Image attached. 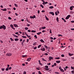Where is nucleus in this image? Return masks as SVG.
Here are the masks:
<instances>
[{"instance_id":"nucleus-44","label":"nucleus","mask_w":74,"mask_h":74,"mask_svg":"<svg viewBox=\"0 0 74 74\" xmlns=\"http://www.w3.org/2000/svg\"><path fill=\"white\" fill-rule=\"evenodd\" d=\"M61 57H64V55L63 54H62L61 55Z\"/></svg>"},{"instance_id":"nucleus-12","label":"nucleus","mask_w":74,"mask_h":74,"mask_svg":"<svg viewBox=\"0 0 74 74\" xmlns=\"http://www.w3.org/2000/svg\"><path fill=\"white\" fill-rule=\"evenodd\" d=\"M73 55H74V54H71L70 53H69V56H73Z\"/></svg>"},{"instance_id":"nucleus-42","label":"nucleus","mask_w":74,"mask_h":74,"mask_svg":"<svg viewBox=\"0 0 74 74\" xmlns=\"http://www.w3.org/2000/svg\"><path fill=\"white\" fill-rule=\"evenodd\" d=\"M33 16V19H34V18H36V16L34 15Z\"/></svg>"},{"instance_id":"nucleus-7","label":"nucleus","mask_w":74,"mask_h":74,"mask_svg":"<svg viewBox=\"0 0 74 74\" xmlns=\"http://www.w3.org/2000/svg\"><path fill=\"white\" fill-rule=\"evenodd\" d=\"M53 59V58L51 56H49V60H51Z\"/></svg>"},{"instance_id":"nucleus-29","label":"nucleus","mask_w":74,"mask_h":74,"mask_svg":"<svg viewBox=\"0 0 74 74\" xmlns=\"http://www.w3.org/2000/svg\"><path fill=\"white\" fill-rule=\"evenodd\" d=\"M60 59V57H56L55 58V59Z\"/></svg>"},{"instance_id":"nucleus-51","label":"nucleus","mask_w":74,"mask_h":74,"mask_svg":"<svg viewBox=\"0 0 74 74\" xmlns=\"http://www.w3.org/2000/svg\"><path fill=\"white\" fill-rule=\"evenodd\" d=\"M50 38H51V40H53V38H52V37H50Z\"/></svg>"},{"instance_id":"nucleus-30","label":"nucleus","mask_w":74,"mask_h":74,"mask_svg":"<svg viewBox=\"0 0 74 74\" xmlns=\"http://www.w3.org/2000/svg\"><path fill=\"white\" fill-rule=\"evenodd\" d=\"M46 28V27H42V29H45Z\"/></svg>"},{"instance_id":"nucleus-41","label":"nucleus","mask_w":74,"mask_h":74,"mask_svg":"<svg viewBox=\"0 0 74 74\" xmlns=\"http://www.w3.org/2000/svg\"><path fill=\"white\" fill-rule=\"evenodd\" d=\"M71 69H72V70H73H73H74V67L73 66H71Z\"/></svg>"},{"instance_id":"nucleus-55","label":"nucleus","mask_w":74,"mask_h":74,"mask_svg":"<svg viewBox=\"0 0 74 74\" xmlns=\"http://www.w3.org/2000/svg\"><path fill=\"white\" fill-rule=\"evenodd\" d=\"M27 37L28 38H30V35L29 36H28V35H27Z\"/></svg>"},{"instance_id":"nucleus-8","label":"nucleus","mask_w":74,"mask_h":74,"mask_svg":"<svg viewBox=\"0 0 74 74\" xmlns=\"http://www.w3.org/2000/svg\"><path fill=\"white\" fill-rule=\"evenodd\" d=\"M12 35H13L14 37H15V38H18V36L14 34H12Z\"/></svg>"},{"instance_id":"nucleus-63","label":"nucleus","mask_w":74,"mask_h":74,"mask_svg":"<svg viewBox=\"0 0 74 74\" xmlns=\"http://www.w3.org/2000/svg\"><path fill=\"white\" fill-rule=\"evenodd\" d=\"M12 68L11 67H10L9 68V70H11V68Z\"/></svg>"},{"instance_id":"nucleus-43","label":"nucleus","mask_w":74,"mask_h":74,"mask_svg":"<svg viewBox=\"0 0 74 74\" xmlns=\"http://www.w3.org/2000/svg\"><path fill=\"white\" fill-rule=\"evenodd\" d=\"M30 18L31 19H33V16H30Z\"/></svg>"},{"instance_id":"nucleus-47","label":"nucleus","mask_w":74,"mask_h":74,"mask_svg":"<svg viewBox=\"0 0 74 74\" xmlns=\"http://www.w3.org/2000/svg\"><path fill=\"white\" fill-rule=\"evenodd\" d=\"M45 67L46 68H48V66H45Z\"/></svg>"},{"instance_id":"nucleus-64","label":"nucleus","mask_w":74,"mask_h":74,"mask_svg":"<svg viewBox=\"0 0 74 74\" xmlns=\"http://www.w3.org/2000/svg\"><path fill=\"white\" fill-rule=\"evenodd\" d=\"M71 30H74V28H71Z\"/></svg>"},{"instance_id":"nucleus-34","label":"nucleus","mask_w":74,"mask_h":74,"mask_svg":"<svg viewBox=\"0 0 74 74\" xmlns=\"http://www.w3.org/2000/svg\"><path fill=\"white\" fill-rule=\"evenodd\" d=\"M55 15L57 16V15H58V13H57V12H55Z\"/></svg>"},{"instance_id":"nucleus-53","label":"nucleus","mask_w":74,"mask_h":74,"mask_svg":"<svg viewBox=\"0 0 74 74\" xmlns=\"http://www.w3.org/2000/svg\"><path fill=\"white\" fill-rule=\"evenodd\" d=\"M44 55H46V56H47V55H48V53H45L44 54Z\"/></svg>"},{"instance_id":"nucleus-15","label":"nucleus","mask_w":74,"mask_h":74,"mask_svg":"<svg viewBox=\"0 0 74 74\" xmlns=\"http://www.w3.org/2000/svg\"><path fill=\"white\" fill-rule=\"evenodd\" d=\"M45 69L46 70V71H48V70H49V68H45Z\"/></svg>"},{"instance_id":"nucleus-50","label":"nucleus","mask_w":74,"mask_h":74,"mask_svg":"<svg viewBox=\"0 0 74 74\" xmlns=\"http://www.w3.org/2000/svg\"><path fill=\"white\" fill-rule=\"evenodd\" d=\"M46 31L45 30H43L42 31V33H45V32Z\"/></svg>"},{"instance_id":"nucleus-60","label":"nucleus","mask_w":74,"mask_h":74,"mask_svg":"<svg viewBox=\"0 0 74 74\" xmlns=\"http://www.w3.org/2000/svg\"><path fill=\"white\" fill-rule=\"evenodd\" d=\"M26 74V72L25 71H24L23 73V74Z\"/></svg>"},{"instance_id":"nucleus-26","label":"nucleus","mask_w":74,"mask_h":74,"mask_svg":"<svg viewBox=\"0 0 74 74\" xmlns=\"http://www.w3.org/2000/svg\"><path fill=\"white\" fill-rule=\"evenodd\" d=\"M40 67H38V68L37 67H36V69L37 70H40V69H39Z\"/></svg>"},{"instance_id":"nucleus-1","label":"nucleus","mask_w":74,"mask_h":74,"mask_svg":"<svg viewBox=\"0 0 74 74\" xmlns=\"http://www.w3.org/2000/svg\"><path fill=\"white\" fill-rule=\"evenodd\" d=\"M3 29V30H5L6 29V27H5V26L4 25H1L0 26V29Z\"/></svg>"},{"instance_id":"nucleus-54","label":"nucleus","mask_w":74,"mask_h":74,"mask_svg":"<svg viewBox=\"0 0 74 74\" xmlns=\"http://www.w3.org/2000/svg\"><path fill=\"white\" fill-rule=\"evenodd\" d=\"M42 59L43 61H46V60H45V59L43 58H42Z\"/></svg>"},{"instance_id":"nucleus-21","label":"nucleus","mask_w":74,"mask_h":74,"mask_svg":"<svg viewBox=\"0 0 74 74\" xmlns=\"http://www.w3.org/2000/svg\"><path fill=\"white\" fill-rule=\"evenodd\" d=\"M41 45H39L38 46V48H40L41 47Z\"/></svg>"},{"instance_id":"nucleus-13","label":"nucleus","mask_w":74,"mask_h":74,"mask_svg":"<svg viewBox=\"0 0 74 74\" xmlns=\"http://www.w3.org/2000/svg\"><path fill=\"white\" fill-rule=\"evenodd\" d=\"M25 42V40H23L22 42H21V44L23 45V43H24Z\"/></svg>"},{"instance_id":"nucleus-52","label":"nucleus","mask_w":74,"mask_h":74,"mask_svg":"<svg viewBox=\"0 0 74 74\" xmlns=\"http://www.w3.org/2000/svg\"><path fill=\"white\" fill-rule=\"evenodd\" d=\"M69 40L70 42H71V41H73V40L71 39H69Z\"/></svg>"},{"instance_id":"nucleus-33","label":"nucleus","mask_w":74,"mask_h":74,"mask_svg":"<svg viewBox=\"0 0 74 74\" xmlns=\"http://www.w3.org/2000/svg\"><path fill=\"white\" fill-rule=\"evenodd\" d=\"M40 6L42 8H44V6H43V5H42V4L40 5Z\"/></svg>"},{"instance_id":"nucleus-25","label":"nucleus","mask_w":74,"mask_h":74,"mask_svg":"<svg viewBox=\"0 0 74 74\" xmlns=\"http://www.w3.org/2000/svg\"><path fill=\"white\" fill-rule=\"evenodd\" d=\"M37 44V43L36 42H35L33 44V45H36Z\"/></svg>"},{"instance_id":"nucleus-10","label":"nucleus","mask_w":74,"mask_h":74,"mask_svg":"<svg viewBox=\"0 0 74 74\" xmlns=\"http://www.w3.org/2000/svg\"><path fill=\"white\" fill-rule=\"evenodd\" d=\"M49 14H51V15H53V16L54 15V13L53 12H49Z\"/></svg>"},{"instance_id":"nucleus-31","label":"nucleus","mask_w":74,"mask_h":74,"mask_svg":"<svg viewBox=\"0 0 74 74\" xmlns=\"http://www.w3.org/2000/svg\"><path fill=\"white\" fill-rule=\"evenodd\" d=\"M22 37L23 38H26V36H22Z\"/></svg>"},{"instance_id":"nucleus-57","label":"nucleus","mask_w":74,"mask_h":74,"mask_svg":"<svg viewBox=\"0 0 74 74\" xmlns=\"http://www.w3.org/2000/svg\"><path fill=\"white\" fill-rule=\"evenodd\" d=\"M34 49H37V47H34Z\"/></svg>"},{"instance_id":"nucleus-16","label":"nucleus","mask_w":74,"mask_h":74,"mask_svg":"<svg viewBox=\"0 0 74 74\" xmlns=\"http://www.w3.org/2000/svg\"><path fill=\"white\" fill-rule=\"evenodd\" d=\"M14 40L15 41H18V40H19V39L18 38H16L14 39Z\"/></svg>"},{"instance_id":"nucleus-61","label":"nucleus","mask_w":74,"mask_h":74,"mask_svg":"<svg viewBox=\"0 0 74 74\" xmlns=\"http://www.w3.org/2000/svg\"><path fill=\"white\" fill-rule=\"evenodd\" d=\"M59 69H60V70H61V69H62V68H61V66H59Z\"/></svg>"},{"instance_id":"nucleus-38","label":"nucleus","mask_w":74,"mask_h":74,"mask_svg":"<svg viewBox=\"0 0 74 74\" xmlns=\"http://www.w3.org/2000/svg\"><path fill=\"white\" fill-rule=\"evenodd\" d=\"M5 70L6 71H8L9 69H8V68H7L6 69H5Z\"/></svg>"},{"instance_id":"nucleus-17","label":"nucleus","mask_w":74,"mask_h":74,"mask_svg":"<svg viewBox=\"0 0 74 74\" xmlns=\"http://www.w3.org/2000/svg\"><path fill=\"white\" fill-rule=\"evenodd\" d=\"M56 63H60V61L59 60L56 61Z\"/></svg>"},{"instance_id":"nucleus-58","label":"nucleus","mask_w":74,"mask_h":74,"mask_svg":"<svg viewBox=\"0 0 74 74\" xmlns=\"http://www.w3.org/2000/svg\"><path fill=\"white\" fill-rule=\"evenodd\" d=\"M8 19H9L11 20V18L10 17H8Z\"/></svg>"},{"instance_id":"nucleus-9","label":"nucleus","mask_w":74,"mask_h":74,"mask_svg":"<svg viewBox=\"0 0 74 74\" xmlns=\"http://www.w3.org/2000/svg\"><path fill=\"white\" fill-rule=\"evenodd\" d=\"M14 26L15 27H18V26L17 25H16L15 24H14Z\"/></svg>"},{"instance_id":"nucleus-40","label":"nucleus","mask_w":74,"mask_h":74,"mask_svg":"<svg viewBox=\"0 0 74 74\" xmlns=\"http://www.w3.org/2000/svg\"><path fill=\"white\" fill-rule=\"evenodd\" d=\"M34 37H35V38L37 39V36L36 35H35L34 36Z\"/></svg>"},{"instance_id":"nucleus-19","label":"nucleus","mask_w":74,"mask_h":74,"mask_svg":"<svg viewBox=\"0 0 74 74\" xmlns=\"http://www.w3.org/2000/svg\"><path fill=\"white\" fill-rule=\"evenodd\" d=\"M60 71L61 72H62V73H64V70H63V69H60Z\"/></svg>"},{"instance_id":"nucleus-4","label":"nucleus","mask_w":74,"mask_h":74,"mask_svg":"<svg viewBox=\"0 0 74 74\" xmlns=\"http://www.w3.org/2000/svg\"><path fill=\"white\" fill-rule=\"evenodd\" d=\"M43 2L42 3V4H43V5H45V4H48V2H45V1H44L43 0Z\"/></svg>"},{"instance_id":"nucleus-32","label":"nucleus","mask_w":74,"mask_h":74,"mask_svg":"<svg viewBox=\"0 0 74 74\" xmlns=\"http://www.w3.org/2000/svg\"><path fill=\"white\" fill-rule=\"evenodd\" d=\"M14 5L15 6V7H18V5H17V4H16V3H15Z\"/></svg>"},{"instance_id":"nucleus-46","label":"nucleus","mask_w":74,"mask_h":74,"mask_svg":"<svg viewBox=\"0 0 74 74\" xmlns=\"http://www.w3.org/2000/svg\"><path fill=\"white\" fill-rule=\"evenodd\" d=\"M38 73L39 74H42V73H41V72H40V71H39L38 72Z\"/></svg>"},{"instance_id":"nucleus-24","label":"nucleus","mask_w":74,"mask_h":74,"mask_svg":"<svg viewBox=\"0 0 74 74\" xmlns=\"http://www.w3.org/2000/svg\"><path fill=\"white\" fill-rule=\"evenodd\" d=\"M62 20H64V22H66V20L65 19H64V18H62Z\"/></svg>"},{"instance_id":"nucleus-48","label":"nucleus","mask_w":74,"mask_h":74,"mask_svg":"<svg viewBox=\"0 0 74 74\" xmlns=\"http://www.w3.org/2000/svg\"><path fill=\"white\" fill-rule=\"evenodd\" d=\"M53 65L54 66H56V63H54Z\"/></svg>"},{"instance_id":"nucleus-6","label":"nucleus","mask_w":74,"mask_h":74,"mask_svg":"<svg viewBox=\"0 0 74 74\" xmlns=\"http://www.w3.org/2000/svg\"><path fill=\"white\" fill-rule=\"evenodd\" d=\"M40 50L41 51H45V48H40Z\"/></svg>"},{"instance_id":"nucleus-14","label":"nucleus","mask_w":74,"mask_h":74,"mask_svg":"<svg viewBox=\"0 0 74 74\" xmlns=\"http://www.w3.org/2000/svg\"><path fill=\"white\" fill-rule=\"evenodd\" d=\"M1 10H2V11H7V9H6V8H5L4 9H1Z\"/></svg>"},{"instance_id":"nucleus-18","label":"nucleus","mask_w":74,"mask_h":74,"mask_svg":"<svg viewBox=\"0 0 74 74\" xmlns=\"http://www.w3.org/2000/svg\"><path fill=\"white\" fill-rule=\"evenodd\" d=\"M41 33H42L41 32H39L37 33V34L38 35H40V34H41Z\"/></svg>"},{"instance_id":"nucleus-35","label":"nucleus","mask_w":74,"mask_h":74,"mask_svg":"<svg viewBox=\"0 0 74 74\" xmlns=\"http://www.w3.org/2000/svg\"><path fill=\"white\" fill-rule=\"evenodd\" d=\"M49 33H52V30L51 29H49Z\"/></svg>"},{"instance_id":"nucleus-22","label":"nucleus","mask_w":74,"mask_h":74,"mask_svg":"<svg viewBox=\"0 0 74 74\" xmlns=\"http://www.w3.org/2000/svg\"><path fill=\"white\" fill-rule=\"evenodd\" d=\"M36 31H34V30H32L31 31L32 33H36Z\"/></svg>"},{"instance_id":"nucleus-49","label":"nucleus","mask_w":74,"mask_h":74,"mask_svg":"<svg viewBox=\"0 0 74 74\" xmlns=\"http://www.w3.org/2000/svg\"><path fill=\"white\" fill-rule=\"evenodd\" d=\"M4 70H5V69L4 68H2V71H4Z\"/></svg>"},{"instance_id":"nucleus-5","label":"nucleus","mask_w":74,"mask_h":74,"mask_svg":"<svg viewBox=\"0 0 74 74\" xmlns=\"http://www.w3.org/2000/svg\"><path fill=\"white\" fill-rule=\"evenodd\" d=\"M10 26L11 27V28H12V29L14 30H15V28H14V26H13V25H12V24L10 25Z\"/></svg>"},{"instance_id":"nucleus-59","label":"nucleus","mask_w":74,"mask_h":74,"mask_svg":"<svg viewBox=\"0 0 74 74\" xmlns=\"http://www.w3.org/2000/svg\"><path fill=\"white\" fill-rule=\"evenodd\" d=\"M55 73H56V74H59V72H55Z\"/></svg>"},{"instance_id":"nucleus-37","label":"nucleus","mask_w":74,"mask_h":74,"mask_svg":"<svg viewBox=\"0 0 74 74\" xmlns=\"http://www.w3.org/2000/svg\"><path fill=\"white\" fill-rule=\"evenodd\" d=\"M29 29V28H28V27H25V30H28Z\"/></svg>"},{"instance_id":"nucleus-56","label":"nucleus","mask_w":74,"mask_h":74,"mask_svg":"<svg viewBox=\"0 0 74 74\" xmlns=\"http://www.w3.org/2000/svg\"><path fill=\"white\" fill-rule=\"evenodd\" d=\"M71 73H73V74H74V71H72L71 72Z\"/></svg>"},{"instance_id":"nucleus-39","label":"nucleus","mask_w":74,"mask_h":74,"mask_svg":"<svg viewBox=\"0 0 74 74\" xmlns=\"http://www.w3.org/2000/svg\"><path fill=\"white\" fill-rule=\"evenodd\" d=\"M70 10H73V7H70Z\"/></svg>"},{"instance_id":"nucleus-3","label":"nucleus","mask_w":74,"mask_h":74,"mask_svg":"<svg viewBox=\"0 0 74 74\" xmlns=\"http://www.w3.org/2000/svg\"><path fill=\"white\" fill-rule=\"evenodd\" d=\"M70 16H70V15H68L65 18V19H69V18H70Z\"/></svg>"},{"instance_id":"nucleus-36","label":"nucleus","mask_w":74,"mask_h":74,"mask_svg":"<svg viewBox=\"0 0 74 74\" xmlns=\"http://www.w3.org/2000/svg\"><path fill=\"white\" fill-rule=\"evenodd\" d=\"M26 56H27V55L22 56V57H23V58H24V57H26Z\"/></svg>"},{"instance_id":"nucleus-62","label":"nucleus","mask_w":74,"mask_h":74,"mask_svg":"<svg viewBox=\"0 0 74 74\" xmlns=\"http://www.w3.org/2000/svg\"><path fill=\"white\" fill-rule=\"evenodd\" d=\"M71 23H74V21H71Z\"/></svg>"},{"instance_id":"nucleus-28","label":"nucleus","mask_w":74,"mask_h":74,"mask_svg":"<svg viewBox=\"0 0 74 74\" xmlns=\"http://www.w3.org/2000/svg\"><path fill=\"white\" fill-rule=\"evenodd\" d=\"M53 8V7L52 6H50L49 7V8H50V9H52V8Z\"/></svg>"},{"instance_id":"nucleus-20","label":"nucleus","mask_w":74,"mask_h":74,"mask_svg":"<svg viewBox=\"0 0 74 74\" xmlns=\"http://www.w3.org/2000/svg\"><path fill=\"white\" fill-rule=\"evenodd\" d=\"M56 20L57 22H59V18L58 17H57Z\"/></svg>"},{"instance_id":"nucleus-27","label":"nucleus","mask_w":74,"mask_h":74,"mask_svg":"<svg viewBox=\"0 0 74 74\" xmlns=\"http://www.w3.org/2000/svg\"><path fill=\"white\" fill-rule=\"evenodd\" d=\"M40 41L42 42H44V41L42 39H41L40 40Z\"/></svg>"},{"instance_id":"nucleus-11","label":"nucleus","mask_w":74,"mask_h":74,"mask_svg":"<svg viewBox=\"0 0 74 74\" xmlns=\"http://www.w3.org/2000/svg\"><path fill=\"white\" fill-rule=\"evenodd\" d=\"M30 60H31V58H29L27 59V61H29V62H30Z\"/></svg>"},{"instance_id":"nucleus-2","label":"nucleus","mask_w":74,"mask_h":74,"mask_svg":"<svg viewBox=\"0 0 74 74\" xmlns=\"http://www.w3.org/2000/svg\"><path fill=\"white\" fill-rule=\"evenodd\" d=\"M6 55L7 56H12V53H7Z\"/></svg>"},{"instance_id":"nucleus-45","label":"nucleus","mask_w":74,"mask_h":74,"mask_svg":"<svg viewBox=\"0 0 74 74\" xmlns=\"http://www.w3.org/2000/svg\"><path fill=\"white\" fill-rule=\"evenodd\" d=\"M26 20L27 21V22H28V23H30V22L28 21V19H27V18H26Z\"/></svg>"},{"instance_id":"nucleus-23","label":"nucleus","mask_w":74,"mask_h":74,"mask_svg":"<svg viewBox=\"0 0 74 74\" xmlns=\"http://www.w3.org/2000/svg\"><path fill=\"white\" fill-rule=\"evenodd\" d=\"M45 17L47 21H48V20H49V19L48 18H47V16H46V15H45Z\"/></svg>"}]
</instances>
